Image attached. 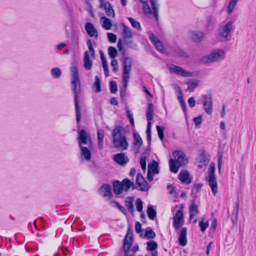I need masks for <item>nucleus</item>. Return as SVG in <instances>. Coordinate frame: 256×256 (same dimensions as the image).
<instances>
[{
    "label": "nucleus",
    "mask_w": 256,
    "mask_h": 256,
    "mask_svg": "<svg viewBox=\"0 0 256 256\" xmlns=\"http://www.w3.org/2000/svg\"><path fill=\"white\" fill-rule=\"evenodd\" d=\"M71 72L72 77L71 82L72 90L74 94L76 121L77 124H79L81 120V111L79 103V99L81 94L80 82L78 68L74 66H72L71 68Z\"/></svg>",
    "instance_id": "obj_1"
},
{
    "label": "nucleus",
    "mask_w": 256,
    "mask_h": 256,
    "mask_svg": "<svg viewBox=\"0 0 256 256\" xmlns=\"http://www.w3.org/2000/svg\"><path fill=\"white\" fill-rule=\"evenodd\" d=\"M167 189L169 190V194H172L175 192L176 188L172 184H168L167 186Z\"/></svg>",
    "instance_id": "obj_60"
},
{
    "label": "nucleus",
    "mask_w": 256,
    "mask_h": 256,
    "mask_svg": "<svg viewBox=\"0 0 256 256\" xmlns=\"http://www.w3.org/2000/svg\"><path fill=\"white\" fill-rule=\"evenodd\" d=\"M154 106L152 104L150 103L148 105L147 109H146V116L147 120L148 121L147 124L146 128V136H147V141L148 142L149 144H150L152 138H151V126L152 124L150 121L152 120L153 115H154Z\"/></svg>",
    "instance_id": "obj_6"
},
{
    "label": "nucleus",
    "mask_w": 256,
    "mask_h": 256,
    "mask_svg": "<svg viewBox=\"0 0 256 256\" xmlns=\"http://www.w3.org/2000/svg\"><path fill=\"white\" fill-rule=\"evenodd\" d=\"M233 28L232 21H228L219 32V36L224 38L225 40L228 41L232 38L231 31Z\"/></svg>",
    "instance_id": "obj_10"
},
{
    "label": "nucleus",
    "mask_w": 256,
    "mask_h": 256,
    "mask_svg": "<svg viewBox=\"0 0 256 256\" xmlns=\"http://www.w3.org/2000/svg\"><path fill=\"white\" fill-rule=\"evenodd\" d=\"M128 20L130 22V23L132 24V26L134 28L138 30H141L142 28H141V26H140V23L138 22L135 20L132 17H128Z\"/></svg>",
    "instance_id": "obj_40"
},
{
    "label": "nucleus",
    "mask_w": 256,
    "mask_h": 256,
    "mask_svg": "<svg viewBox=\"0 0 256 256\" xmlns=\"http://www.w3.org/2000/svg\"><path fill=\"white\" fill-rule=\"evenodd\" d=\"M104 132L102 129H99L97 131L98 144L100 150L103 148V139L104 138Z\"/></svg>",
    "instance_id": "obj_29"
},
{
    "label": "nucleus",
    "mask_w": 256,
    "mask_h": 256,
    "mask_svg": "<svg viewBox=\"0 0 256 256\" xmlns=\"http://www.w3.org/2000/svg\"><path fill=\"white\" fill-rule=\"evenodd\" d=\"M142 144L143 141L140 135L138 132H134L133 146L136 154L140 152V148Z\"/></svg>",
    "instance_id": "obj_19"
},
{
    "label": "nucleus",
    "mask_w": 256,
    "mask_h": 256,
    "mask_svg": "<svg viewBox=\"0 0 256 256\" xmlns=\"http://www.w3.org/2000/svg\"><path fill=\"white\" fill-rule=\"evenodd\" d=\"M112 142L116 148H121L126 150L128 146V143L125 135V130L120 126H116L112 130Z\"/></svg>",
    "instance_id": "obj_3"
},
{
    "label": "nucleus",
    "mask_w": 256,
    "mask_h": 256,
    "mask_svg": "<svg viewBox=\"0 0 256 256\" xmlns=\"http://www.w3.org/2000/svg\"><path fill=\"white\" fill-rule=\"evenodd\" d=\"M86 44L88 46L89 52V54H90L92 56H94V50L92 47V45L90 40H88L86 42Z\"/></svg>",
    "instance_id": "obj_51"
},
{
    "label": "nucleus",
    "mask_w": 256,
    "mask_h": 256,
    "mask_svg": "<svg viewBox=\"0 0 256 256\" xmlns=\"http://www.w3.org/2000/svg\"><path fill=\"white\" fill-rule=\"evenodd\" d=\"M173 226L176 232H178V230L184 224V216L182 210H178L176 211L175 215L172 218Z\"/></svg>",
    "instance_id": "obj_9"
},
{
    "label": "nucleus",
    "mask_w": 256,
    "mask_h": 256,
    "mask_svg": "<svg viewBox=\"0 0 256 256\" xmlns=\"http://www.w3.org/2000/svg\"><path fill=\"white\" fill-rule=\"evenodd\" d=\"M100 54L102 66L108 64L104 52L102 50H100Z\"/></svg>",
    "instance_id": "obj_59"
},
{
    "label": "nucleus",
    "mask_w": 256,
    "mask_h": 256,
    "mask_svg": "<svg viewBox=\"0 0 256 256\" xmlns=\"http://www.w3.org/2000/svg\"><path fill=\"white\" fill-rule=\"evenodd\" d=\"M225 52L222 49H218L214 50L212 52L206 56L202 57L200 60V62L206 64L210 62H213L220 59H224L225 57Z\"/></svg>",
    "instance_id": "obj_4"
},
{
    "label": "nucleus",
    "mask_w": 256,
    "mask_h": 256,
    "mask_svg": "<svg viewBox=\"0 0 256 256\" xmlns=\"http://www.w3.org/2000/svg\"><path fill=\"white\" fill-rule=\"evenodd\" d=\"M203 106L205 112L208 114H211L212 112L213 102L212 94H205L202 96Z\"/></svg>",
    "instance_id": "obj_11"
},
{
    "label": "nucleus",
    "mask_w": 256,
    "mask_h": 256,
    "mask_svg": "<svg viewBox=\"0 0 256 256\" xmlns=\"http://www.w3.org/2000/svg\"><path fill=\"white\" fill-rule=\"evenodd\" d=\"M223 154L222 152L218 154V170L220 172L222 162Z\"/></svg>",
    "instance_id": "obj_52"
},
{
    "label": "nucleus",
    "mask_w": 256,
    "mask_h": 256,
    "mask_svg": "<svg viewBox=\"0 0 256 256\" xmlns=\"http://www.w3.org/2000/svg\"><path fill=\"white\" fill-rule=\"evenodd\" d=\"M100 194H102L104 198H108L110 199L112 196V187L110 184H104L98 190Z\"/></svg>",
    "instance_id": "obj_16"
},
{
    "label": "nucleus",
    "mask_w": 256,
    "mask_h": 256,
    "mask_svg": "<svg viewBox=\"0 0 256 256\" xmlns=\"http://www.w3.org/2000/svg\"><path fill=\"white\" fill-rule=\"evenodd\" d=\"M178 178L184 184H188L192 182V178L186 170H182L178 176Z\"/></svg>",
    "instance_id": "obj_23"
},
{
    "label": "nucleus",
    "mask_w": 256,
    "mask_h": 256,
    "mask_svg": "<svg viewBox=\"0 0 256 256\" xmlns=\"http://www.w3.org/2000/svg\"><path fill=\"white\" fill-rule=\"evenodd\" d=\"M173 86L174 88L178 92V99L180 104L184 105L186 104L183 98V94L180 88L176 84H174Z\"/></svg>",
    "instance_id": "obj_33"
},
{
    "label": "nucleus",
    "mask_w": 256,
    "mask_h": 256,
    "mask_svg": "<svg viewBox=\"0 0 256 256\" xmlns=\"http://www.w3.org/2000/svg\"><path fill=\"white\" fill-rule=\"evenodd\" d=\"M126 182V178L123 179L122 182L115 180L112 182L113 192L116 195L120 194L124 192H128V187L129 186Z\"/></svg>",
    "instance_id": "obj_7"
},
{
    "label": "nucleus",
    "mask_w": 256,
    "mask_h": 256,
    "mask_svg": "<svg viewBox=\"0 0 256 256\" xmlns=\"http://www.w3.org/2000/svg\"><path fill=\"white\" fill-rule=\"evenodd\" d=\"M173 156L176 158L174 160L177 164H180L182 166L186 164L188 161L186 156L183 152L180 150H175L173 152Z\"/></svg>",
    "instance_id": "obj_15"
},
{
    "label": "nucleus",
    "mask_w": 256,
    "mask_h": 256,
    "mask_svg": "<svg viewBox=\"0 0 256 256\" xmlns=\"http://www.w3.org/2000/svg\"><path fill=\"white\" fill-rule=\"evenodd\" d=\"M94 78L95 82L93 84V88H94L96 92H100L102 91L100 78L98 76H96Z\"/></svg>",
    "instance_id": "obj_34"
},
{
    "label": "nucleus",
    "mask_w": 256,
    "mask_h": 256,
    "mask_svg": "<svg viewBox=\"0 0 256 256\" xmlns=\"http://www.w3.org/2000/svg\"><path fill=\"white\" fill-rule=\"evenodd\" d=\"M238 0H230L227 8V12L228 14H231L236 7Z\"/></svg>",
    "instance_id": "obj_42"
},
{
    "label": "nucleus",
    "mask_w": 256,
    "mask_h": 256,
    "mask_svg": "<svg viewBox=\"0 0 256 256\" xmlns=\"http://www.w3.org/2000/svg\"><path fill=\"white\" fill-rule=\"evenodd\" d=\"M108 50V56L112 58H114L118 55V51L116 48L114 46H110Z\"/></svg>",
    "instance_id": "obj_43"
},
{
    "label": "nucleus",
    "mask_w": 256,
    "mask_h": 256,
    "mask_svg": "<svg viewBox=\"0 0 256 256\" xmlns=\"http://www.w3.org/2000/svg\"><path fill=\"white\" fill-rule=\"evenodd\" d=\"M126 89L125 88H120V96L122 98H123L126 96Z\"/></svg>",
    "instance_id": "obj_63"
},
{
    "label": "nucleus",
    "mask_w": 256,
    "mask_h": 256,
    "mask_svg": "<svg viewBox=\"0 0 256 256\" xmlns=\"http://www.w3.org/2000/svg\"><path fill=\"white\" fill-rule=\"evenodd\" d=\"M158 163L154 160L152 164L148 165V171L153 173V174H158L159 173L158 169Z\"/></svg>",
    "instance_id": "obj_32"
},
{
    "label": "nucleus",
    "mask_w": 256,
    "mask_h": 256,
    "mask_svg": "<svg viewBox=\"0 0 256 256\" xmlns=\"http://www.w3.org/2000/svg\"><path fill=\"white\" fill-rule=\"evenodd\" d=\"M143 11L146 14H151L152 11L150 9V8L148 4H146V6L143 7Z\"/></svg>",
    "instance_id": "obj_62"
},
{
    "label": "nucleus",
    "mask_w": 256,
    "mask_h": 256,
    "mask_svg": "<svg viewBox=\"0 0 256 256\" xmlns=\"http://www.w3.org/2000/svg\"><path fill=\"white\" fill-rule=\"evenodd\" d=\"M136 208L139 212H142L143 209V204L142 200L140 198H138L136 200Z\"/></svg>",
    "instance_id": "obj_49"
},
{
    "label": "nucleus",
    "mask_w": 256,
    "mask_h": 256,
    "mask_svg": "<svg viewBox=\"0 0 256 256\" xmlns=\"http://www.w3.org/2000/svg\"><path fill=\"white\" fill-rule=\"evenodd\" d=\"M148 37L156 50L160 52H164V46L162 42L152 32H149Z\"/></svg>",
    "instance_id": "obj_14"
},
{
    "label": "nucleus",
    "mask_w": 256,
    "mask_h": 256,
    "mask_svg": "<svg viewBox=\"0 0 256 256\" xmlns=\"http://www.w3.org/2000/svg\"><path fill=\"white\" fill-rule=\"evenodd\" d=\"M136 184L140 186L138 190L142 192H148L150 187L144 177L140 173H138L136 176Z\"/></svg>",
    "instance_id": "obj_13"
},
{
    "label": "nucleus",
    "mask_w": 256,
    "mask_h": 256,
    "mask_svg": "<svg viewBox=\"0 0 256 256\" xmlns=\"http://www.w3.org/2000/svg\"><path fill=\"white\" fill-rule=\"evenodd\" d=\"M110 90L112 94H115L118 91L116 83L115 81L111 80L110 82Z\"/></svg>",
    "instance_id": "obj_47"
},
{
    "label": "nucleus",
    "mask_w": 256,
    "mask_h": 256,
    "mask_svg": "<svg viewBox=\"0 0 256 256\" xmlns=\"http://www.w3.org/2000/svg\"><path fill=\"white\" fill-rule=\"evenodd\" d=\"M215 170L216 168L214 165H211L208 169V176L206 178V180L208 182L214 196L218 192V189L216 178L215 176Z\"/></svg>",
    "instance_id": "obj_5"
},
{
    "label": "nucleus",
    "mask_w": 256,
    "mask_h": 256,
    "mask_svg": "<svg viewBox=\"0 0 256 256\" xmlns=\"http://www.w3.org/2000/svg\"><path fill=\"white\" fill-rule=\"evenodd\" d=\"M126 182L128 184L129 186L128 187V192L130 188L131 187L132 190H134L136 189L137 188L136 186L134 184V183L133 182L131 181L130 180H129L128 178H126Z\"/></svg>",
    "instance_id": "obj_55"
},
{
    "label": "nucleus",
    "mask_w": 256,
    "mask_h": 256,
    "mask_svg": "<svg viewBox=\"0 0 256 256\" xmlns=\"http://www.w3.org/2000/svg\"><path fill=\"white\" fill-rule=\"evenodd\" d=\"M108 37L111 42H115L116 41V36L112 33L108 32Z\"/></svg>",
    "instance_id": "obj_56"
},
{
    "label": "nucleus",
    "mask_w": 256,
    "mask_h": 256,
    "mask_svg": "<svg viewBox=\"0 0 256 256\" xmlns=\"http://www.w3.org/2000/svg\"><path fill=\"white\" fill-rule=\"evenodd\" d=\"M170 170L174 173H176L180 166H182L180 164H177L176 160L173 159H170L169 162Z\"/></svg>",
    "instance_id": "obj_35"
},
{
    "label": "nucleus",
    "mask_w": 256,
    "mask_h": 256,
    "mask_svg": "<svg viewBox=\"0 0 256 256\" xmlns=\"http://www.w3.org/2000/svg\"><path fill=\"white\" fill-rule=\"evenodd\" d=\"M143 4L146 3V0H139ZM158 0H150L151 6L153 10L154 17L156 21L158 20V4H157Z\"/></svg>",
    "instance_id": "obj_24"
},
{
    "label": "nucleus",
    "mask_w": 256,
    "mask_h": 256,
    "mask_svg": "<svg viewBox=\"0 0 256 256\" xmlns=\"http://www.w3.org/2000/svg\"><path fill=\"white\" fill-rule=\"evenodd\" d=\"M132 60L131 58L126 56L123 58V72L130 74L132 70Z\"/></svg>",
    "instance_id": "obj_20"
},
{
    "label": "nucleus",
    "mask_w": 256,
    "mask_h": 256,
    "mask_svg": "<svg viewBox=\"0 0 256 256\" xmlns=\"http://www.w3.org/2000/svg\"><path fill=\"white\" fill-rule=\"evenodd\" d=\"M202 184H196L194 185V188L192 190V194H193L195 191L196 193H198L202 188Z\"/></svg>",
    "instance_id": "obj_54"
},
{
    "label": "nucleus",
    "mask_w": 256,
    "mask_h": 256,
    "mask_svg": "<svg viewBox=\"0 0 256 256\" xmlns=\"http://www.w3.org/2000/svg\"><path fill=\"white\" fill-rule=\"evenodd\" d=\"M168 69L171 72L184 77L192 76H193V72L186 71L180 66L174 64H172L168 67Z\"/></svg>",
    "instance_id": "obj_12"
},
{
    "label": "nucleus",
    "mask_w": 256,
    "mask_h": 256,
    "mask_svg": "<svg viewBox=\"0 0 256 256\" xmlns=\"http://www.w3.org/2000/svg\"><path fill=\"white\" fill-rule=\"evenodd\" d=\"M105 10L106 15L110 17L114 18L115 14L112 4L109 2H106L105 6L104 8Z\"/></svg>",
    "instance_id": "obj_31"
},
{
    "label": "nucleus",
    "mask_w": 256,
    "mask_h": 256,
    "mask_svg": "<svg viewBox=\"0 0 256 256\" xmlns=\"http://www.w3.org/2000/svg\"><path fill=\"white\" fill-rule=\"evenodd\" d=\"M77 140L81 158L86 162L90 161L92 158L90 150L92 148L93 144L88 133L84 129L78 130Z\"/></svg>",
    "instance_id": "obj_2"
},
{
    "label": "nucleus",
    "mask_w": 256,
    "mask_h": 256,
    "mask_svg": "<svg viewBox=\"0 0 256 256\" xmlns=\"http://www.w3.org/2000/svg\"><path fill=\"white\" fill-rule=\"evenodd\" d=\"M146 250L148 251L152 252L156 251V250L158 248L157 242L154 240H150L146 242Z\"/></svg>",
    "instance_id": "obj_37"
},
{
    "label": "nucleus",
    "mask_w": 256,
    "mask_h": 256,
    "mask_svg": "<svg viewBox=\"0 0 256 256\" xmlns=\"http://www.w3.org/2000/svg\"><path fill=\"white\" fill-rule=\"evenodd\" d=\"M193 120L196 126H198L202 123V116H200L194 118Z\"/></svg>",
    "instance_id": "obj_57"
},
{
    "label": "nucleus",
    "mask_w": 256,
    "mask_h": 256,
    "mask_svg": "<svg viewBox=\"0 0 256 256\" xmlns=\"http://www.w3.org/2000/svg\"><path fill=\"white\" fill-rule=\"evenodd\" d=\"M200 162L204 165H206L208 163V160L204 152L202 153L200 155Z\"/></svg>",
    "instance_id": "obj_53"
},
{
    "label": "nucleus",
    "mask_w": 256,
    "mask_h": 256,
    "mask_svg": "<svg viewBox=\"0 0 256 256\" xmlns=\"http://www.w3.org/2000/svg\"><path fill=\"white\" fill-rule=\"evenodd\" d=\"M188 103L190 108H194L196 105V100L194 97H190L188 100Z\"/></svg>",
    "instance_id": "obj_61"
},
{
    "label": "nucleus",
    "mask_w": 256,
    "mask_h": 256,
    "mask_svg": "<svg viewBox=\"0 0 256 256\" xmlns=\"http://www.w3.org/2000/svg\"><path fill=\"white\" fill-rule=\"evenodd\" d=\"M113 160L120 166H124L129 162L128 157L124 152L114 154L113 156Z\"/></svg>",
    "instance_id": "obj_17"
},
{
    "label": "nucleus",
    "mask_w": 256,
    "mask_h": 256,
    "mask_svg": "<svg viewBox=\"0 0 256 256\" xmlns=\"http://www.w3.org/2000/svg\"><path fill=\"white\" fill-rule=\"evenodd\" d=\"M118 210L120 211V212H122L124 215L127 214L126 210L124 206L120 205V204H118Z\"/></svg>",
    "instance_id": "obj_64"
},
{
    "label": "nucleus",
    "mask_w": 256,
    "mask_h": 256,
    "mask_svg": "<svg viewBox=\"0 0 256 256\" xmlns=\"http://www.w3.org/2000/svg\"><path fill=\"white\" fill-rule=\"evenodd\" d=\"M156 128L159 138L161 140H163L164 138V127L161 126H156Z\"/></svg>",
    "instance_id": "obj_44"
},
{
    "label": "nucleus",
    "mask_w": 256,
    "mask_h": 256,
    "mask_svg": "<svg viewBox=\"0 0 256 256\" xmlns=\"http://www.w3.org/2000/svg\"><path fill=\"white\" fill-rule=\"evenodd\" d=\"M84 67L86 70H90L92 69V61L90 58L89 52L86 51L84 52Z\"/></svg>",
    "instance_id": "obj_26"
},
{
    "label": "nucleus",
    "mask_w": 256,
    "mask_h": 256,
    "mask_svg": "<svg viewBox=\"0 0 256 256\" xmlns=\"http://www.w3.org/2000/svg\"><path fill=\"white\" fill-rule=\"evenodd\" d=\"M122 24L123 26L122 38L125 40L124 44H127L128 42L126 40L128 38H132V34L130 29L128 27L124 25V24Z\"/></svg>",
    "instance_id": "obj_28"
},
{
    "label": "nucleus",
    "mask_w": 256,
    "mask_h": 256,
    "mask_svg": "<svg viewBox=\"0 0 256 256\" xmlns=\"http://www.w3.org/2000/svg\"><path fill=\"white\" fill-rule=\"evenodd\" d=\"M190 219L192 220L194 216L199 213L198 210V206L196 204L193 202L190 206Z\"/></svg>",
    "instance_id": "obj_30"
},
{
    "label": "nucleus",
    "mask_w": 256,
    "mask_h": 256,
    "mask_svg": "<svg viewBox=\"0 0 256 256\" xmlns=\"http://www.w3.org/2000/svg\"><path fill=\"white\" fill-rule=\"evenodd\" d=\"M178 234H179L178 241L180 244L182 246H184L187 244V228H182L181 230L178 231Z\"/></svg>",
    "instance_id": "obj_22"
},
{
    "label": "nucleus",
    "mask_w": 256,
    "mask_h": 256,
    "mask_svg": "<svg viewBox=\"0 0 256 256\" xmlns=\"http://www.w3.org/2000/svg\"><path fill=\"white\" fill-rule=\"evenodd\" d=\"M126 115L128 117V118L130 120V123L132 127L134 126V119L133 116V114L132 113V111L130 110H128L126 112Z\"/></svg>",
    "instance_id": "obj_50"
},
{
    "label": "nucleus",
    "mask_w": 256,
    "mask_h": 256,
    "mask_svg": "<svg viewBox=\"0 0 256 256\" xmlns=\"http://www.w3.org/2000/svg\"><path fill=\"white\" fill-rule=\"evenodd\" d=\"M206 26L207 28H213L214 25V20L212 16H208L206 18Z\"/></svg>",
    "instance_id": "obj_46"
},
{
    "label": "nucleus",
    "mask_w": 256,
    "mask_h": 256,
    "mask_svg": "<svg viewBox=\"0 0 256 256\" xmlns=\"http://www.w3.org/2000/svg\"><path fill=\"white\" fill-rule=\"evenodd\" d=\"M184 83L188 85L186 91L188 92H193L197 88L200 83V80L194 78H190L184 81Z\"/></svg>",
    "instance_id": "obj_18"
},
{
    "label": "nucleus",
    "mask_w": 256,
    "mask_h": 256,
    "mask_svg": "<svg viewBox=\"0 0 256 256\" xmlns=\"http://www.w3.org/2000/svg\"><path fill=\"white\" fill-rule=\"evenodd\" d=\"M135 230H136V232L138 234H140V232H142V224H141L138 222H136V225H135Z\"/></svg>",
    "instance_id": "obj_58"
},
{
    "label": "nucleus",
    "mask_w": 256,
    "mask_h": 256,
    "mask_svg": "<svg viewBox=\"0 0 256 256\" xmlns=\"http://www.w3.org/2000/svg\"><path fill=\"white\" fill-rule=\"evenodd\" d=\"M134 197L132 196H127L124 200L125 206L131 214H133L134 212Z\"/></svg>",
    "instance_id": "obj_25"
},
{
    "label": "nucleus",
    "mask_w": 256,
    "mask_h": 256,
    "mask_svg": "<svg viewBox=\"0 0 256 256\" xmlns=\"http://www.w3.org/2000/svg\"><path fill=\"white\" fill-rule=\"evenodd\" d=\"M156 236L155 232L150 228H148L143 237L148 240H152L155 238Z\"/></svg>",
    "instance_id": "obj_39"
},
{
    "label": "nucleus",
    "mask_w": 256,
    "mask_h": 256,
    "mask_svg": "<svg viewBox=\"0 0 256 256\" xmlns=\"http://www.w3.org/2000/svg\"><path fill=\"white\" fill-rule=\"evenodd\" d=\"M201 219H202V220L200 222H199V226L200 227V230L202 232H204L206 230V228L208 226L209 224H208V222H204V216L202 217Z\"/></svg>",
    "instance_id": "obj_45"
},
{
    "label": "nucleus",
    "mask_w": 256,
    "mask_h": 256,
    "mask_svg": "<svg viewBox=\"0 0 256 256\" xmlns=\"http://www.w3.org/2000/svg\"><path fill=\"white\" fill-rule=\"evenodd\" d=\"M101 20H102V28L106 30H110L112 26V24L110 19L105 16H102L101 18Z\"/></svg>",
    "instance_id": "obj_38"
},
{
    "label": "nucleus",
    "mask_w": 256,
    "mask_h": 256,
    "mask_svg": "<svg viewBox=\"0 0 256 256\" xmlns=\"http://www.w3.org/2000/svg\"><path fill=\"white\" fill-rule=\"evenodd\" d=\"M50 74L52 77L58 78L62 75V70L58 68H54L51 70Z\"/></svg>",
    "instance_id": "obj_41"
},
{
    "label": "nucleus",
    "mask_w": 256,
    "mask_h": 256,
    "mask_svg": "<svg viewBox=\"0 0 256 256\" xmlns=\"http://www.w3.org/2000/svg\"><path fill=\"white\" fill-rule=\"evenodd\" d=\"M133 240L132 231L131 228H129L124 240L123 249L124 251L125 256H132V254H129V249H130L132 245Z\"/></svg>",
    "instance_id": "obj_8"
},
{
    "label": "nucleus",
    "mask_w": 256,
    "mask_h": 256,
    "mask_svg": "<svg viewBox=\"0 0 256 256\" xmlns=\"http://www.w3.org/2000/svg\"><path fill=\"white\" fill-rule=\"evenodd\" d=\"M204 34L202 32H190L191 38L195 42L201 41L204 38Z\"/></svg>",
    "instance_id": "obj_27"
},
{
    "label": "nucleus",
    "mask_w": 256,
    "mask_h": 256,
    "mask_svg": "<svg viewBox=\"0 0 256 256\" xmlns=\"http://www.w3.org/2000/svg\"><path fill=\"white\" fill-rule=\"evenodd\" d=\"M85 29L88 35L90 37L98 38V34L97 30L94 27L93 24L88 22L85 24Z\"/></svg>",
    "instance_id": "obj_21"
},
{
    "label": "nucleus",
    "mask_w": 256,
    "mask_h": 256,
    "mask_svg": "<svg viewBox=\"0 0 256 256\" xmlns=\"http://www.w3.org/2000/svg\"><path fill=\"white\" fill-rule=\"evenodd\" d=\"M122 84H123V88H126L128 80L130 78V74H122Z\"/></svg>",
    "instance_id": "obj_48"
},
{
    "label": "nucleus",
    "mask_w": 256,
    "mask_h": 256,
    "mask_svg": "<svg viewBox=\"0 0 256 256\" xmlns=\"http://www.w3.org/2000/svg\"><path fill=\"white\" fill-rule=\"evenodd\" d=\"M146 212L150 219L154 220L156 218V212L152 206H148Z\"/></svg>",
    "instance_id": "obj_36"
}]
</instances>
